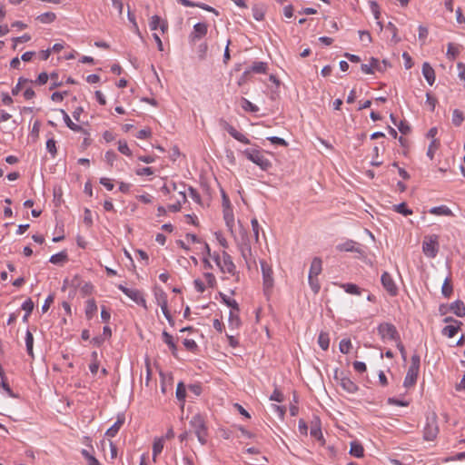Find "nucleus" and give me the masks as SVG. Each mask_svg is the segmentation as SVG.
<instances>
[{"label": "nucleus", "mask_w": 465, "mask_h": 465, "mask_svg": "<svg viewBox=\"0 0 465 465\" xmlns=\"http://www.w3.org/2000/svg\"><path fill=\"white\" fill-rule=\"evenodd\" d=\"M190 426L193 428L199 442L202 445L207 442V427L203 417L200 414H195L190 420Z\"/></svg>", "instance_id": "f257e3e1"}, {"label": "nucleus", "mask_w": 465, "mask_h": 465, "mask_svg": "<svg viewBox=\"0 0 465 465\" xmlns=\"http://www.w3.org/2000/svg\"><path fill=\"white\" fill-rule=\"evenodd\" d=\"M242 153L248 160L257 164L263 171H267L272 166L271 162L257 149L248 148Z\"/></svg>", "instance_id": "f03ea898"}, {"label": "nucleus", "mask_w": 465, "mask_h": 465, "mask_svg": "<svg viewBox=\"0 0 465 465\" xmlns=\"http://www.w3.org/2000/svg\"><path fill=\"white\" fill-rule=\"evenodd\" d=\"M213 259L223 273L234 275L236 267L229 253L223 252L222 256L219 254H214Z\"/></svg>", "instance_id": "7ed1b4c3"}, {"label": "nucleus", "mask_w": 465, "mask_h": 465, "mask_svg": "<svg viewBox=\"0 0 465 465\" xmlns=\"http://www.w3.org/2000/svg\"><path fill=\"white\" fill-rule=\"evenodd\" d=\"M378 333L383 341H398L400 340V334L397 331L396 327L390 322H382L379 324Z\"/></svg>", "instance_id": "20e7f679"}, {"label": "nucleus", "mask_w": 465, "mask_h": 465, "mask_svg": "<svg viewBox=\"0 0 465 465\" xmlns=\"http://www.w3.org/2000/svg\"><path fill=\"white\" fill-rule=\"evenodd\" d=\"M422 251L429 258L436 257L439 252V242L437 235H430L425 237L422 242Z\"/></svg>", "instance_id": "39448f33"}, {"label": "nucleus", "mask_w": 465, "mask_h": 465, "mask_svg": "<svg viewBox=\"0 0 465 465\" xmlns=\"http://www.w3.org/2000/svg\"><path fill=\"white\" fill-rule=\"evenodd\" d=\"M261 268L262 273V281H263V290L265 294H269L273 287V277H272V267L265 262L261 261Z\"/></svg>", "instance_id": "423d86ee"}, {"label": "nucleus", "mask_w": 465, "mask_h": 465, "mask_svg": "<svg viewBox=\"0 0 465 465\" xmlns=\"http://www.w3.org/2000/svg\"><path fill=\"white\" fill-rule=\"evenodd\" d=\"M118 288L135 303L143 306L144 309H147L146 301L144 300L143 293L139 290L130 289L124 285H119Z\"/></svg>", "instance_id": "0eeeda50"}, {"label": "nucleus", "mask_w": 465, "mask_h": 465, "mask_svg": "<svg viewBox=\"0 0 465 465\" xmlns=\"http://www.w3.org/2000/svg\"><path fill=\"white\" fill-rule=\"evenodd\" d=\"M438 433L439 428L437 420L434 418L431 420H428L426 426L423 430V439L425 440H433L436 439Z\"/></svg>", "instance_id": "6e6552de"}, {"label": "nucleus", "mask_w": 465, "mask_h": 465, "mask_svg": "<svg viewBox=\"0 0 465 465\" xmlns=\"http://www.w3.org/2000/svg\"><path fill=\"white\" fill-rule=\"evenodd\" d=\"M208 25L205 23H197L193 25V31L190 34V42L195 44L197 41L206 35Z\"/></svg>", "instance_id": "1a4fd4ad"}, {"label": "nucleus", "mask_w": 465, "mask_h": 465, "mask_svg": "<svg viewBox=\"0 0 465 465\" xmlns=\"http://www.w3.org/2000/svg\"><path fill=\"white\" fill-rule=\"evenodd\" d=\"M383 288L391 296H396L398 293V287L396 286L392 277L387 272H384L381 278Z\"/></svg>", "instance_id": "9d476101"}, {"label": "nucleus", "mask_w": 465, "mask_h": 465, "mask_svg": "<svg viewBox=\"0 0 465 465\" xmlns=\"http://www.w3.org/2000/svg\"><path fill=\"white\" fill-rule=\"evenodd\" d=\"M341 387L349 393H355L358 391L357 384L348 377H341L339 379Z\"/></svg>", "instance_id": "9b49d317"}, {"label": "nucleus", "mask_w": 465, "mask_h": 465, "mask_svg": "<svg viewBox=\"0 0 465 465\" xmlns=\"http://www.w3.org/2000/svg\"><path fill=\"white\" fill-rule=\"evenodd\" d=\"M419 370L409 367L403 382L404 387L410 388L415 385L419 375Z\"/></svg>", "instance_id": "f8f14e48"}, {"label": "nucleus", "mask_w": 465, "mask_h": 465, "mask_svg": "<svg viewBox=\"0 0 465 465\" xmlns=\"http://www.w3.org/2000/svg\"><path fill=\"white\" fill-rule=\"evenodd\" d=\"M422 74L430 85L434 84L435 71L427 62L423 63L422 64Z\"/></svg>", "instance_id": "ddd939ff"}, {"label": "nucleus", "mask_w": 465, "mask_h": 465, "mask_svg": "<svg viewBox=\"0 0 465 465\" xmlns=\"http://www.w3.org/2000/svg\"><path fill=\"white\" fill-rule=\"evenodd\" d=\"M267 68H268L267 63L261 62V61L254 62L249 70L244 71L242 77H245L251 72H253L255 74H265L267 71Z\"/></svg>", "instance_id": "4468645a"}, {"label": "nucleus", "mask_w": 465, "mask_h": 465, "mask_svg": "<svg viewBox=\"0 0 465 465\" xmlns=\"http://www.w3.org/2000/svg\"><path fill=\"white\" fill-rule=\"evenodd\" d=\"M124 415H118L117 417V420L114 423L113 426H111L105 432V435L108 436V437H114L120 428L122 427V425L124 424Z\"/></svg>", "instance_id": "2eb2a0df"}, {"label": "nucleus", "mask_w": 465, "mask_h": 465, "mask_svg": "<svg viewBox=\"0 0 465 465\" xmlns=\"http://www.w3.org/2000/svg\"><path fill=\"white\" fill-rule=\"evenodd\" d=\"M240 251L242 258L245 260L248 267H250V260L252 257V248L248 241L242 242L240 245Z\"/></svg>", "instance_id": "dca6fc26"}, {"label": "nucleus", "mask_w": 465, "mask_h": 465, "mask_svg": "<svg viewBox=\"0 0 465 465\" xmlns=\"http://www.w3.org/2000/svg\"><path fill=\"white\" fill-rule=\"evenodd\" d=\"M450 310L458 317L465 316V304L462 301L457 300L450 306Z\"/></svg>", "instance_id": "f3484780"}, {"label": "nucleus", "mask_w": 465, "mask_h": 465, "mask_svg": "<svg viewBox=\"0 0 465 465\" xmlns=\"http://www.w3.org/2000/svg\"><path fill=\"white\" fill-rule=\"evenodd\" d=\"M322 262L320 258H318V257L313 258V260L311 263L309 276L317 277L322 272Z\"/></svg>", "instance_id": "a211bd4d"}, {"label": "nucleus", "mask_w": 465, "mask_h": 465, "mask_svg": "<svg viewBox=\"0 0 465 465\" xmlns=\"http://www.w3.org/2000/svg\"><path fill=\"white\" fill-rule=\"evenodd\" d=\"M154 296L156 300V303L161 307L162 310L166 309L167 305V295L161 289H155Z\"/></svg>", "instance_id": "6ab92c4d"}, {"label": "nucleus", "mask_w": 465, "mask_h": 465, "mask_svg": "<svg viewBox=\"0 0 465 465\" xmlns=\"http://www.w3.org/2000/svg\"><path fill=\"white\" fill-rule=\"evenodd\" d=\"M164 446V438H156L153 444V460L156 461V457L163 451Z\"/></svg>", "instance_id": "aec40b11"}, {"label": "nucleus", "mask_w": 465, "mask_h": 465, "mask_svg": "<svg viewBox=\"0 0 465 465\" xmlns=\"http://www.w3.org/2000/svg\"><path fill=\"white\" fill-rule=\"evenodd\" d=\"M227 132L237 141L244 144H250L251 141L244 134L238 132L232 125L227 130Z\"/></svg>", "instance_id": "412c9836"}, {"label": "nucleus", "mask_w": 465, "mask_h": 465, "mask_svg": "<svg viewBox=\"0 0 465 465\" xmlns=\"http://www.w3.org/2000/svg\"><path fill=\"white\" fill-rule=\"evenodd\" d=\"M162 336H163V341L169 346L170 350L172 351L173 355L176 356L177 347H176V344L174 343L173 336L170 333H168L166 331H163Z\"/></svg>", "instance_id": "4be33fe9"}, {"label": "nucleus", "mask_w": 465, "mask_h": 465, "mask_svg": "<svg viewBox=\"0 0 465 465\" xmlns=\"http://www.w3.org/2000/svg\"><path fill=\"white\" fill-rule=\"evenodd\" d=\"M60 112L63 114L64 121L68 128H70L72 131H74V132H81L83 130V128L80 125L74 124L71 120L70 116L67 114V113L64 110L61 109Z\"/></svg>", "instance_id": "5701e85b"}, {"label": "nucleus", "mask_w": 465, "mask_h": 465, "mask_svg": "<svg viewBox=\"0 0 465 465\" xmlns=\"http://www.w3.org/2000/svg\"><path fill=\"white\" fill-rule=\"evenodd\" d=\"M430 213L435 214V215H445V216L452 215L451 210L446 205L432 207L430 210Z\"/></svg>", "instance_id": "b1692460"}, {"label": "nucleus", "mask_w": 465, "mask_h": 465, "mask_svg": "<svg viewBox=\"0 0 465 465\" xmlns=\"http://www.w3.org/2000/svg\"><path fill=\"white\" fill-rule=\"evenodd\" d=\"M350 453L356 458H361L364 454V449L361 443L353 441L351 443Z\"/></svg>", "instance_id": "393cba45"}, {"label": "nucleus", "mask_w": 465, "mask_h": 465, "mask_svg": "<svg viewBox=\"0 0 465 465\" xmlns=\"http://www.w3.org/2000/svg\"><path fill=\"white\" fill-rule=\"evenodd\" d=\"M460 328V325H459V324L447 325V326H445L442 329L441 332H442V334L444 336H447L449 338H452V337H454L457 334V332L459 331Z\"/></svg>", "instance_id": "a878e982"}, {"label": "nucleus", "mask_w": 465, "mask_h": 465, "mask_svg": "<svg viewBox=\"0 0 465 465\" xmlns=\"http://www.w3.org/2000/svg\"><path fill=\"white\" fill-rule=\"evenodd\" d=\"M68 260L66 252L63 251L50 257L49 262L54 264L64 263Z\"/></svg>", "instance_id": "bb28decb"}, {"label": "nucleus", "mask_w": 465, "mask_h": 465, "mask_svg": "<svg viewBox=\"0 0 465 465\" xmlns=\"http://www.w3.org/2000/svg\"><path fill=\"white\" fill-rule=\"evenodd\" d=\"M97 311V305L94 299H90L86 302L85 315L87 319H91Z\"/></svg>", "instance_id": "cd10ccee"}, {"label": "nucleus", "mask_w": 465, "mask_h": 465, "mask_svg": "<svg viewBox=\"0 0 465 465\" xmlns=\"http://www.w3.org/2000/svg\"><path fill=\"white\" fill-rule=\"evenodd\" d=\"M310 434L312 437L321 440L322 438V433L320 426V421L316 420L314 422H312Z\"/></svg>", "instance_id": "c85d7f7f"}, {"label": "nucleus", "mask_w": 465, "mask_h": 465, "mask_svg": "<svg viewBox=\"0 0 465 465\" xmlns=\"http://www.w3.org/2000/svg\"><path fill=\"white\" fill-rule=\"evenodd\" d=\"M223 218H224L226 226L228 227V229L231 232H232V227H233V223H234V218H233L232 212V210L230 208H225L224 209Z\"/></svg>", "instance_id": "c756f323"}, {"label": "nucleus", "mask_w": 465, "mask_h": 465, "mask_svg": "<svg viewBox=\"0 0 465 465\" xmlns=\"http://www.w3.org/2000/svg\"><path fill=\"white\" fill-rule=\"evenodd\" d=\"M33 345H34V337L32 332L27 330L25 333V346L27 353L34 358V351H33Z\"/></svg>", "instance_id": "7c9ffc66"}, {"label": "nucleus", "mask_w": 465, "mask_h": 465, "mask_svg": "<svg viewBox=\"0 0 465 465\" xmlns=\"http://www.w3.org/2000/svg\"><path fill=\"white\" fill-rule=\"evenodd\" d=\"M229 325L232 328H238L241 325L239 312L231 311L229 314Z\"/></svg>", "instance_id": "2f4dec72"}, {"label": "nucleus", "mask_w": 465, "mask_h": 465, "mask_svg": "<svg viewBox=\"0 0 465 465\" xmlns=\"http://www.w3.org/2000/svg\"><path fill=\"white\" fill-rule=\"evenodd\" d=\"M56 18V15L53 12H46V13H44V14H41L40 15L37 16V20L43 24H50L52 22H54Z\"/></svg>", "instance_id": "473e14b6"}, {"label": "nucleus", "mask_w": 465, "mask_h": 465, "mask_svg": "<svg viewBox=\"0 0 465 465\" xmlns=\"http://www.w3.org/2000/svg\"><path fill=\"white\" fill-rule=\"evenodd\" d=\"M318 343L323 351H327L330 344L329 334L322 331L318 337Z\"/></svg>", "instance_id": "72a5a7b5"}, {"label": "nucleus", "mask_w": 465, "mask_h": 465, "mask_svg": "<svg viewBox=\"0 0 465 465\" xmlns=\"http://www.w3.org/2000/svg\"><path fill=\"white\" fill-rule=\"evenodd\" d=\"M452 292L453 287L450 279L446 278L441 287V293L444 297L449 298L452 294Z\"/></svg>", "instance_id": "f704fd0d"}, {"label": "nucleus", "mask_w": 465, "mask_h": 465, "mask_svg": "<svg viewBox=\"0 0 465 465\" xmlns=\"http://www.w3.org/2000/svg\"><path fill=\"white\" fill-rule=\"evenodd\" d=\"M460 54V48L458 45L450 43L448 45V50H447V57L450 60H454Z\"/></svg>", "instance_id": "c9c22d12"}, {"label": "nucleus", "mask_w": 465, "mask_h": 465, "mask_svg": "<svg viewBox=\"0 0 465 465\" xmlns=\"http://www.w3.org/2000/svg\"><path fill=\"white\" fill-rule=\"evenodd\" d=\"M372 63L375 65V70L378 72H385L386 69L391 66L390 63L387 60L379 61L377 58L372 57Z\"/></svg>", "instance_id": "e433bc0d"}, {"label": "nucleus", "mask_w": 465, "mask_h": 465, "mask_svg": "<svg viewBox=\"0 0 465 465\" xmlns=\"http://www.w3.org/2000/svg\"><path fill=\"white\" fill-rule=\"evenodd\" d=\"M351 348H352V344H351V341L350 339H342L340 341L339 349L341 353H343V354L349 353Z\"/></svg>", "instance_id": "4c0bfd02"}, {"label": "nucleus", "mask_w": 465, "mask_h": 465, "mask_svg": "<svg viewBox=\"0 0 465 465\" xmlns=\"http://www.w3.org/2000/svg\"><path fill=\"white\" fill-rule=\"evenodd\" d=\"M347 293L360 295L361 289L354 283H344L341 285Z\"/></svg>", "instance_id": "58836bf2"}, {"label": "nucleus", "mask_w": 465, "mask_h": 465, "mask_svg": "<svg viewBox=\"0 0 465 465\" xmlns=\"http://www.w3.org/2000/svg\"><path fill=\"white\" fill-rule=\"evenodd\" d=\"M242 107L243 110L252 112V113H257L259 111L258 106L253 104L252 103H251L246 98L242 99Z\"/></svg>", "instance_id": "ea45409f"}, {"label": "nucleus", "mask_w": 465, "mask_h": 465, "mask_svg": "<svg viewBox=\"0 0 465 465\" xmlns=\"http://www.w3.org/2000/svg\"><path fill=\"white\" fill-rule=\"evenodd\" d=\"M393 209H394V211H396L399 213L403 214L404 216L412 214V210L409 209L405 203H401L400 204L394 205Z\"/></svg>", "instance_id": "a19ab883"}, {"label": "nucleus", "mask_w": 465, "mask_h": 465, "mask_svg": "<svg viewBox=\"0 0 465 465\" xmlns=\"http://www.w3.org/2000/svg\"><path fill=\"white\" fill-rule=\"evenodd\" d=\"M439 145H440V143L437 139L431 140V142L429 145L428 151H427V155H428V157H430V160L433 159L434 154L439 148Z\"/></svg>", "instance_id": "79ce46f5"}, {"label": "nucleus", "mask_w": 465, "mask_h": 465, "mask_svg": "<svg viewBox=\"0 0 465 465\" xmlns=\"http://www.w3.org/2000/svg\"><path fill=\"white\" fill-rule=\"evenodd\" d=\"M464 120L463 114L459 109H455L452 113V124L455 126H460Z\"/></svg>", "instance_id": "37998d69"}, {"label": "nucleus", "mask_w": 465, "mask_h": 465, "mask_svg": "<svg viewBox=\"0 0 465 465\" xmlns=\"http://www.w3.org/2000/svg\"><path fill=\"white\" fill-rule=\"evenodd\" d=\"M223 302L230 308H232V311L239 312V304L234 299H231L227 297L226 295H222Z\"/></svg>", "instance_id": "c03bdc74"}, {"label": "nucleus", "mask_w": 465, "mask_h": 465, "mask_svg": "<svg viewBox=\"0 0 465 465\" xmlns=\"http://www.w3.org/2000/svg\"><path fill=\"white\" fill-rule=\"evenodd\" d=\"M27 83H33V81L31 80H28L26 78H24V77H20L18 79V83L16 84V85L12 89V94L13 95H16L18 94V93L20 92V90L22 89V87L27 84Z\"/></svg>", "instance_id": "a18cd8bd"}, {"label": "nucleus", "mask_w": 465, "mask_h": 465, "mask_svg": "<svg viewBox=\"0 0 465 465\" xmlns=\"http://www.w3.org/2000/svg\"><path fill=\"white\" fill-rule=\"evenodd\" d=\"M176 398L179 401H184L186 396V389L183 382H179L176 387Z\"/></svg>", "instance_id": "49530a36"}, {"label": "nucleus", "mask_w": 465, "mask_h": 465, "mask_svg": "<svg viewBox=\"0 0 465 465\" xmlns=\"http://www.w3.org/2000/svg\"><path fill=\"white\" fill-rule=\"evenodd\" d=\"M56 142L54 141V138H49L47 141H46V149L47 151L50 153V154L52 155V157H55L56 153H57V150H56V145H55Z\"/></svg>", "instance_id": "de8ad7c7"}, {"label": "nucleus", "mask_w": 465, "mask_h": 465, "mask_svg": "<svg viewBox=\"0 0 465 465\" xmlns=\"http://www.w3.org/2000/svg\"><path fill=\"white\" fill-rule=\"evenodd\" d=\"M118 150L121 153L124 154V155H127V156H131L132 155V152L127 144V143L125 141H122L120 140L118 142Z\"/></svg>", "instance_id": "09e8293b"}, {"label": "nucleus", "mask_w": 465, "mask_h": 465, "mask_svg": "<svg viewBox=\"0 0 465 465\" xmlns=\"http://www.w3.org/2000/svg\"><path fill=\"white\" fill-rule=\"evenodd\" d=\"M361 69L366 74H372L375 71V65L372 63V57L370 60V64H362L361 65Z\"/></svg>", "instance_id": "8fccbe9b"}, {"label": "nucleus", "mask_w": 465, "mask_h": 465, "mask_svg": "<svg viewBox=\"0 0 465 465\" xmlns=\"http://www.w3.org/2000/svg\"><path fill=\"white\" fill-rule=\"evenodd\" d=\"M252 229L253 232V236L256 242H259V232H260V225L258 223V220L256 218L252 219L251 221Z\"/></svg>", "instance_id": "3c124183"}, {"label": "nucleus", "mask_w": 465, "mask_h": 465, "mask_svg": "<svg viewBox=\"0 0 465 465\" xmlns=\"http://www.w3.org/2000/svg\"><path fill=\"white\" fill-rule=\"evenodd\" d=\"M308 278H309V284H310L312 290L313 291L314 293H317L321 288L318 278L313 277V276H309Z\"/></svg>", "instance_id": "603ef678"}, {"label": "nucleus", "mask_w": 465, "mask_h": 465, "mask_svg": "<svg viewBox=\"0 0 465 465\" xmlns=\"http://www.w3.org/2000/svg\"><path fill=\"white\" fill-rule=\"evenodd\" d=\"M354 242L353 241H348L342 244H340L337 246V249L339 251H345V252H352L354 249Z\"/></svg>", "instance_id": "864d4df0"}, {"label": "nucleus", "mask_w": 465, "mask_h": 465, "mask_svg": "<svg viewBox=\"0 0 465 465\" xmlns=\"http://www.w3.org/2000/svg\"><path fill=\"white\" fill-rule=\"evenodd\" d=\"M161 21L162 20H161V17L159 15H153L151 17V20H150V23H149L150 29L152 31H154V30L158 29Z\"/></svg>", "instance_id": "5fc2aeb1"}, {"label": "nucleus", "mask_w": 465, "mask_h": 465, "mask_svg": "<svg viewBox=\"0 0 465 465\" xmlns=\"http://www.w3.org/2000/svg\"><path fill=\"white\" fill-rule=\"evenodd\" d=\"M270 400L277 402H282L284 400L283 394L278 389H275L272 395L270 396Z\"/></svg>", "instance_id": "6e6d98bb"}, {"label": "nucleus", "mask_w": 465, "mask_h": 465, "mask_svg": "<svg viewBox=\"0 0 465 465\" xmlns=\"http://www.w3.org/2000/svg\"><path fill=\"white\" fill-rule=\"evenodd\" d=\"M386 29L389 30L392 35V41L396 44L400 42V38L397 36V28L392 23H389L386 26Z\"/></svg>", "instance_id": "4d7b16f0"}, {"label": "nucleus", "mask_w": 465, "mask_h": 465, "mask_svg": "<svg viewBox=\"0 0 465 465\" xmlns=\"http://www.w3.org/2000/svg\"><path fill=\"white\" fill-rule=\"evenodd\" d=\"M183 345L188 351H194L198 347L195 341L191 340V339H185L183 341Z\"/></svg>", "instance_id": "13d9d810"}, {"label": "nucleus", "mask_w": 465, "mask_h": 465, "mask_svg": "<svg viewBox=\"0 0 465 465\" xmlns=\"http://www.w3.org/2000/svg\"><path fill=\"white\" fill-rule=\"evenodd\" d=\"M34 302H32V300L29 298L27 299L25 302H24V303L22 304V309L24 311H25V313H29L31 314V312H33L34 310Z\"/></svg>", "instance_id": "bf43d9fd"}, {"label": "nucleus", "mask_w": 465, "mask_h": 465, "mask_svg": "<svg viewBox=\"0 0 465 465\" xmlns=\"http://www.w3.org/2000/svg\"><path fill=\"white\" fill-rule=\"evenodd\" d=\"M50 78L53 81L49 87L50 90H53L62 84V83L58 81V74L57 73H52L50 74Z\"/></svg>", "instance_id": "052dcab7"}, {"label": "nucleus", "mask_w": 465, "mask_h": 465, "mask_svg": "<svg viewBox=\"0 0 465 465\" xmlns=\"http://www.w3.org/2000/svg\"><path fill=\"white\" fill-rule=\"evenodd\" d=\"M48 79H49V75L47 74V73L43 72V73L39 74L37 79L34 83H35L39 85H43L47 83Z\"/></svg>", "instance_id": "680f3d73"}, {"label": "nucleus", "mask_w": 465, "mask_h": 465, "mask_svg": "<svg viewBox=\"0 0 465 465\" xmlns=\"http://www.w3.org/2000/svg\"><path fill=\"white\" fill-rule=\"evenodd\" d=\"M104 157H105V161L108 163V164L110 166H113L114 162L115 161L117 155H116V153L114 152L108 151V152L105 153Z\"/></svg>", "instance_id": "e2e57ef3"}, {"label": "nucleus", "mask_w": 465, "mask_h": 465, "mask_svg": "<svg viewBox=\"0 0 465 465\" xmlns=\"http://www.w3.org/2000/svg\"><path fill=\"white\" fill-rule=\"evenodd\" d=\"M437 99L431 96L429 93L426 94V104L430 106V111L433 112L436 106Z\"/></svg>", "instance_id": "0e129e2a"}, {"label": "nucleus", "mask_w": 465, "mask_h": 465, "mask_svg": "<svg viewBox=\"0 0 465 465\" xmlns=\"http://www.w3.org/2000/svg\"><path fill=\"white\" fill-rule=\"evenodd\" d=\"M420 356L415 353L411 356V363L410 368H413L420 371Z\"/></svg>", "instance_id": "69168bd1"}, {"label": "nucleus", "mask_w": 465, "mask_h": 465, "mask_svg": "<svg viewBox=\"0 0 465 465\" xmlns=\"http://www.w3.org/2000/svg\"><path fill=\"white\" fill-rule=\"evenodd\" d=\"M268 140L273 144H278V145H282V146L288 145L287 142L284 139L277 137V136L269 137Z\"/></svg>", "instance_id": "338daca9"}, {"label": "nucleus", "mask_w": 465, "mask_h": 465, "mask_svg": "<svg viewBox=\"0 0 465 465\" xmlns=\"http://www.w3.org/2000/svg\"><path fill=\"white\" fill-rule=\"evenodd\" d=\"M398 129L403 134H407L411 132L410 125L403 121L400 122V124H398Z\"/></svg>", "instance_id": "774afa93"}]
</instances>
